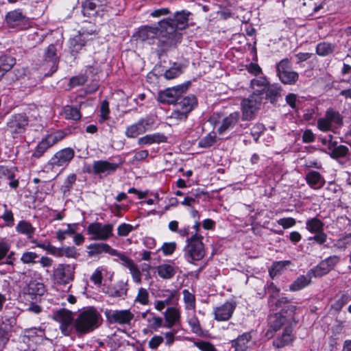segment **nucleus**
<instances>
[{
  "label": "nucleus",
  "mask_w": 351,
  "mask_h": 351,
  "mask_svg": "<svg viewBox=\"0 0 351 351\" xmlns=\"http://www.w3.org/2000/svg\"><path fill=\"white\" fill-rule=\"evenodd\" d=\"M127 291L126 284L120 282L115 287L110 289L109 294L112 297L119 298L125 295Z\"/></svg>",
  "instance_id": "37998d69"
},
{
  "label": "nucleus",
  "mask_w": 351,
  "mask_h": 351,
  "mask_svg": "<svg viewBox=\"0 0 351 351\" xmlns=\"http://www.w3.org/2000/svg\"><path fill=\"white\" fill-rule=\"evenodd\" d=\"M196 97L191 95L181 98L176 102V108L171 112L170 119L176 121L186 120L189 113L197 105Z\"/></svg>",
  "instance_id": "39448f33"
},
{
  "label": "nucleus",
  "mask_w": 351,
  "mask_h": 351,
  "mask_svg": "<svg viewBox=\"0 0 351 351\" xmlns=\"http://www.w3.org/2000/svg\"><path fill=\"white\" fill-rule=\"evenodd\" d=\"M75 267L69 264H59L53 269V276L54 280L60 285H66L74 278Z\"/></svg>",
  "instance_id": "f8f14e48"
},
{
  "label": "nucleus",
  "mask_w": 351,
  "mask_h": 351,
  "mask_svg": "<svg viewBox=\"0 0 351 351\" xmlns=\"http://www.w3.org/2000/svg\"><path fill=\"white\" fill-rule=\"evenodd\" d=\"M135 301L138 302L143 305H146L149 303V293L145 288H140Z\"/></svg>",
  "instance_id": "8fccbe9b"
},
{
  "label": "nucleus",
  "mask_w": 351,
  "mask_h": 351,
  "mask_svg": "<svg viewBox=\"0 0 351 351\" xmlns=\"http://www.w3.org/2000/svg\"><path fill=\"white\" fill-rule=\"evenodd\" d=\"M54 45H49L44 53V61L49 63L53 71L56 70L58 56Z\"/></svg>",
  "instance_id": "cd10ccee"
},
{
  "label": "nucleus",
  "mask_w": 351,
  "mask_h": 351,
  "mask_svg": "<svg viewBox=\"0 0 351 351\" xmlns=\"http://www.w3.org/2000/svg\"><path fill=\"white\" fill-rule=\"evenodd\" d=\"M154 124V119L151 116L141 119L138 122L126 128L125 135L129 138H136L152 129Z\"/></svg>",
  "instance_id": "9b49d317"
},
{
  "label": "nucleus",
  "mask_w": 351,
  "mask_h": 351,
  "mask_svg": "<svg viewBox=\"0 0 351 351\" xmlns=\"http://www.w3.org/2000/svg\"><path fill=\"white\" fill-rule=\"evenodd\" d=\"M109 0H85L82 3V14L84 16L92 17L104 12Z\"/></svg>",
  "instance_id": "ddd939ff"
},
{
  "label": "nucleus",
  "mask_w": 351,
  "mask_h": 351,
  "mask_svg": "<svg viewBox=\"0 0 351 351\" xmlns=\"http://www.w3.org/2000/svg\"><path fill=\"white\" fill-rule=\"evenodd\" d=\"M133 230L134 228L132 225L128 223H122L120 226H119L117 228V232L119 236L126 237Z\"/></svg>",
  "instance_id": "052dcab7"
},
{
  "label": "nucleus",
  "mask_w": 351,
  "mask_h": 351,
  "mask_svg": "<svg viewBox=\"0 0 351 351\" xmlns=\"http://www.w3.org/2000/svg\"><path fill=\"white\" fill-rule=\"evenodd\" d=\"M133 280L137 283H141V272L139 270L138 266L134 264L131 268L129 269Z\"/></svg>",
  "instance_id": "680f3d73"
},
{
  "label": "nucleus",
  "mask_w": 351,
  "mask_h": 351,
  "mask_svg": "<svg viewBox=\"0 0 351 351\" xmlns=\"http://www.w3.org/2000/svg\"><path fill=\"white\" fill-rule=\"evenodd\" d=\"M77 177L75 174L69 175L65 180L64 184L62 186L64 194L69 193L72 189L73 185L76 181Z\"/></svg>",
  "instance_id": "3c124183"
},
{
  "label": "nucleus",
  "mask_w": 351,
  "mask_h": 351,
  "mask_svg": "<svg viewBox=\"0 0 351 351\" xmlns=\"http://www.w3.org/2000/svg\"><path fill=\"white\" fill-rule=\"evenodd\" d=\"M133 317L134 315L128 310L116 311L108 316L111 322L119 324H128Z\"/></svg>",
  "instance_id": "393cba45"
},
{
  "label": "nucleus",
  "mask_w": 351,
  "mask_h": 351,
  "mask_svg": "<svg viewBox=\"0 0 351 351\" xmlns=\"http://www.w3.org/2000/svg\"><path fill=\"white\" fill-rule=\"evenodd\" d=\"M17 313L12 309L5 310L0 317V324L4 330H9L16 325Z\"/></svg>",
  "instance_id": "b1692460"
},
{
  "label": "nucleus",
  "mask_w": 351,
  "mask_h": 351,
  "mask_svg": "<svg viewBox=\"0 0 351 351\" xmlns=\"http://www.w3.org/2000/svg\"><path fill=\"white\" fill-rule=\"evenodd\" d=\"M278 223L286 229L295 226V219L292 217L282 218L278 220Z\"/></svg>",
  "instance_id": "0e129e2a"
},
{
  "label": "nucleus",
  "mask_w": 351,
  "mask_h": 351,
  "mask_svg": "<svg viewBox=\"0 0 351 351\" xmlns=\"http://www.w3.org/2000/svg\"><path fill=\"white\" fill-rule=\"evenodd\" d=\"M191 13L189 11L182 10L176 12L173 17L162 19L158 22L160 34L162 41L167 46H176L181 42V31L188 25L189 16Z\"/></svg>",
  "instance_id": "f257e3e1"
},
{
  "label": "nucleus",
  "mask_w": 351,
  "mask_h": 351,
  "mask_svg": "<svg viewBox=\"0 0 351 351\" xmlns=\"http://www.w3.org/2000/svg\"><path fill=\"white\" fill-rule=\"evenodd\" d=\"M290 67L291 62L289 59H283L277 64V73L289 71Z\"/></svg>",
  "instance_id": "774afa93"
},
{
  "label": "nucleus",
  "mask_w": 351,
  "mask_h": 351,
  "mask_svg": "<svg viewBox=\"0 0 351 351\" xmlns=\"http://www.w3.org/2000/svg\"><path fill=\"white\" fill-rule=\"evenodd\" d=\"M75 152L73 149L67 147L56 152L49 161L52 168L55 167L66 166L73 158Z\"/></svg>",
  "instance_id": "2eb2a0df"
},
{
  "label": "nucleus",
  "mask_w": 351,
  "mask_h": 351,
  "mask_svg": "<svg viewBox=\"0 0 351 351\" xmlns=\"http://www.w3.org/2000/svg\"><path fill=\"white\" fill-rule=\"evenodd\" d=\"M45 292V285L37 281H31L25 289L24 293L28 299L37 300L38 297L44 295Z\"/></svg>",
  "instance_id": "5701e85b"
},
{
  "label": "nucleus",
  "mask_w": 351,
  "mask_h": 351,
  "mask_svg": "<svg viewBox=\"0 0 351 351\" xmlns=\"http://www.w3.org/2000/svg\"><path fill=\"white\" fill-rule=\"evenodd\" d=\"M246 69L250 73L253 74L255 76H257L262 73L261 68L259 66L258 64L256 63H250L248 65L246 66Z\"/></svg>",
  "instance_id": "69168bd1"
},
{
  "label": "nucleus",
  "mask_w": 351,
  "mask_h": 351,
  "mask_svg": "<svg viewBox=\"0 0 351 351\" xmlns=\"http://www.w3.org/2000/svg\"><path fill=\"white\" fill-rule=\"evenodd\" d=\"M297 306L294 305H289L286 308L281 309L280 313H275L269 317V324L270 328L277 331L283 325L289 326V318L295 317Z\"/></svg>",
  "instance_id": "0eeeda50"
},
{
  "label": "nucleus",
  "mask_w": 351,
  "mask_h": 351,
  "mask_svg": "<svg viewBox=\"0 0 351 351\" xmlns=\"http://www.w3.org/2000/svg\"><path fill=\"white\" fill-rule=\"evenodd\" d=\"M138 38L142 41H147L149 44H152L154 39L158 40V45L161 47L162 51L167 50L172 46H167V44L162 42V38L160 34V26L158 27H154L152 26H144L140 28L138 32Z\"/></svg>",
  "instance_id": "9d476101"
},
{
  "label": "nucleus",
  "mask_w": 351,
  "mask_h": 351,
  "mask_svg": "<svg viewBox=\"0 0 351 351\" xmlns=\"http://www.w3.org/2000/svg\"><path fill=\"white\" fill-rule=\"evenodd\" d=\"M38 257V255L34 252H24L21 258V261L24 264H34L37 263L36 259Z\"/></svg>",
  "instance_id": "09e8293b"
},
{
  "label": "nucleus",
  "mask_w": 351,
  "mask_h": 351,
  "mask_svg": "<svg viewBox=\"0 0 351 351\" xmlns=\"http://www.w3.org/2000/svg\"><path fill=\"white\" fill-rule=\"evenodd\" d=\"M157 272L158 276L163 279L172 278L176 271L173 266L169 264H162L157 267Z\"/></svg>",
  "instance_id": "f704fd0d"
},
{
  "label": "nucleus",
  "mask_w": 351,
  "mask_h": 351,
  "mask_svg": "<svg viewBox=\"0 0 351 351\" xmlns=\"http://www.w3.org/2000/svg\"><path fill=\"white\" fill-rule=\"evenodd\" d=\"M269 83L267 79L263 75V73L256 76V77L251 80V86H259L262 88H268Z\"/></svg>",
  "instance_id": "49530a36"
},
{
  "label": "nucleus",
  "mask_w": 351,
  "mask_h": 351,
  "mask_svg": "<svg viewBox=\"0 0 351 351\" xmlns=\"http://www.w3.org/2000/svg\"><path fill=\"white\" fill-rule=\"evenodd\" d=\"M340 125L342 119L339 112L332 110H328L324 118L317 121V126L322 131L330 130L332 124Z\"/></svg>",
  "instance_id": "dca6fc26"
},
{
  "label": "nucleus",
  "mask_w": 351,
  "mask_h": 351,
  "mask_svg": "<svg viewBox=\"0 0 351 351\" xmlns=\"http://www.w3.org/2000/svg\"><path fill=\"white\" fill-rule=\"evenodd\" d=\"M109 113H110V109H109V103L108 101L105 99L104 100L100 106V118L99 119V121L100 123H102L107 120L109 118Z\"/></svg>",
  "instance_id": "de8ad7c7"
},
{
  "label": "nucleus",
  "mask_w": 351,
  "mask_h": 351,
  "mask_svg": "<svg viewBox=\"0 0 351 351\" xmlns=\"http://www.w3.org/2000/svg\"><path fill=\"white\" fill-rule=\"evenodd\" d=\"M97 37L95 28L82 27L78 33L69 40V48L72 56H75Z\"/></svg>",
  "instance_id": "20e7f679"
},
{
  "label": "nucleus",
  "mask_w": 351,
  "mask_h": 351,
  "mask_svg": "<svg viewBox=\"0 0 351 351\" xmlns=\"http://www.w3.org/2000/svg\"><path fill=\"white\" fill-rule=\"evenodd\" d=\"M290 261H278L273 263L270 269H269V276L274 278L276 276L279 275L285 268L286 266L290 264Z\"/></svg>",
  "instance_id": "a19ab883"
},
{
  "label": "nucleus",
  "mask_w": 351,
  "mask_h": 351,
  "mask_svg": "<svg viewBox=\"0 0 351 351\" xmlns=\"http://www.w3.org/2000/svg\"><path fill=\"white\" fill-rule=\"evenodd\" d=\"M183 93L182 89H163L158 93V101L165 104H176Z\"/></svg>",
  "instance_id": "a211bd4d"
},
{
  "label": "nucleus",
  "mask_w": 351,
  "mask_h": 351,
  "mask_svg": "<svg viewBox=\"0 0 351 351\" xmlns=\"http://www.w3.org/2000/svg\"><path fill=\"white\" fill-rule=\"evenodd\" d=\"M52 317L60 324V329L62 333L65 336H69L74 328L73 313L62 308L53 311Z\"/></svg>",
  "instance_id": "6e6552de"
},
{
  "label": "nucleus",
  "mask_w": 351,
  "mask_h": 351,
  "mask_svg": "<svg viewBox=\"0 0 351 351\" xmlns=\"http://www.w3.org/2000/svg\"><path fill=\"white\" fill-rule=\"evenodd\" d=\"M306 228L312 233H316L324 230V223L320 219L314 217L306 221Z\"/></svg>",
  "instance_id": "58836bf2"
},
{
  "label": "nucleus",
  "mask_w": 351,
  "mask_h": 351,
  "mask_svg": "<svg viewBox=\"0 0 351 351\" xmlns=\"http://www.w3.org/2000/svg\"><path fill=\"white\" fill-rule=\"evenodd\" d=\"M237 306L234 302H226L214 310L215 319L217 321H227L230 319Z\"/></svg>",
  "instance_id": "aec40b11"
},
{
  "label": "nucleus",
  "mask_w": 351,
  "mask_h": 351,
  "mask_svg": "<svg viewBox=\"0 0 351 351\" xmlns=\"http://www.w3.org/2000/svg\"><path fill=\"white\" fill-rule=\"evenodd\" d=\"M240 114L238 112L231 113L229 116L223 119L221 126L218 131L220 134L232 128L238 121Z\"/></svg>",
  "instance_id": "473e14b6"
},
{
  "label": "nucleus",
  "mask_w": 351,
  "mask_h": 351,
  "mask_svg": "<svg viewBox=\"0 0 351 351\" xmlns=\"http://www.w3.org/2000/svg\"><path fill=\"white\" fill-rule=\"evenodd\" d=\"M288 320L289 326L285 327L282 336L276 338L273 342L274 346L278 348L288 345L293 340L291 336L292 328L298 323V319L296 317H291Z\"/></svg>",
  "instance_id": "f3484780"
},
{
  "label": "nucleus",
  "mask_w": 351,
  "mask_h": 351,
  "mask_svg": "<svg viewBox=\"0 0 351 351\" xmlns=\"http://www.w3.org/2000/svg\"><path fill=\"white\" fill-rule=\"evenodd\" d=\"M100 315L93 308L80 313L73 323L74 328L78 334L88 333L99 326Z\"/></svg>",
  "instance_id": "7ed1b4c3"
},
{
  "label": "nucleus",
  "mask_w": 351,
  "mask_h": 351,
  "mask_svg": "<svg viewBox=\"0 0 351 351\" xmlns=\"http://www.w3.org/2000/svg\"><path fill=\"white\" fill-rule=\"evenodd\" d=\"M328 149L331 151V156L335 158L343 157L348 152V148L346 146H337L335 143H330Z\"/></svg>",
  "instance_id": "ea45409f"
},
{
  "label": "nucleus",
  "mask_w": 351,
  "mask_h": 351,
  "mask_svg": "<svg viewBox=\"0 0 351 351\" xmlns=\"http://www.w3.org/2000/svg\"><path fill=\"white\" fill-rule=\"evenodd\" d=\"M86 82V77L83 75H80L70 79L69 86L71 87L83 86Z\"/></svg>",
  "instance_id": "6e6d98bb"
},
{
  "label": "nucleus",
  "mask_w": 351,
  "mask_h": 351,
  "mask_svg": "<svg viewBox=\"0 0 351 351\" xmlns=\"http://www.w3.org/2000/svg\"><path fill=\"white\" fill-rule=\"evenodd\" d=\"M189 324L191 326V330L197 334H199L202 332L199 322L197 317L193 315L189 319Z\"/></svg>",
  "instance_id": "4d7b16f0"
},
{
  "label": "nucleus",
  "mask_w": 351,
  "mask_h": 351,
  "mask_svg": "<svg viewBox=\"0 0 351 351\" xmlns=\"http://www.w3.org/2000/svg\"><path fill=\"white\" fill-rule=\"evenodd\" d=\"M277 96L276 89H258L248 98L243 99L241 102L243 121H251L256 117L261 104L269 99L275 102Z\"/></svg>",
  "instance_id": "f03ea898"
},
{
  "label": "nucleus",
  "mask_w": 351,
  "mask_h": 351,
  "mask_svg": "<svg viewBox=\"0 0 351 351\" xmlns=\"http://www.w3.org/2000/svg\"><path fill=\"white\" fill-rule=\"evenodd\" d=\"M333 50V47L327 43H322L317 45L316 47L317 53L322 56H325L330 53Z\"/></svg>",
  "instance_id": "a18cd8bd"
},
{
  "label": "nucleus",
  "mask_w": 351,
  "mask_h": 351,
  "mask_svg": "<svg viewBox=\"0 0 351 351\" xmlns=\"http://www.w3.org/2000/svg\"><path fill=\"white\" fill-rule=\"evenodd\" d=\"M62 138V136H58L55 134L48 135L37 145L32 156L36 158H40L49 147L56 144Z\"/></svg>",
  "instance_id": "412c9836"
},
{
  "label": "nucleus",
  "mask_w": 351,
  "mask_h": 351,
  "mask_svg": "<svg viewBox=\"0 0 351 351\" xmlns=\"http://www.w3.org/2000/svg\"><path fill=\"white\" fill-rule=\"evenodd\" d=\"M23 18V14L20 10L10 12L6 15L7 23L12 26L15 25L16 23L22 21Z\"/></svg>",
  "instance_id": "79ce46f5"
},
{
  "label": "nucleus",
  "mask_w": 351,
  "mask_h": 351,
  "mask_svg": "<svg viewBox=\"0 0 351 351\" xmlns=\"http://www.w3.org/2000/svg\"><path fill=\"white\" fill-rule=\"evenodd\" d=\"M339 261V257L337 256H332L322 261L315 269H312L314 276H322L326 274Z\"/></svg>",
  "instance_id": "4be33fe9"
},
{
  "label": "nucleus",
  "mask_w": 351,
  "mask_h": 351,
  "mask_svg": "<svg viewBox=\"0 0 351 351\" xmlns=\"http://www.w3.org/2000/svg\"><path fill=\"white\" fill-rule=\"evenodd\" d=\"M167 138L165 135L156 133L153 134H147L143 136L138 140V143L140 145H150L152 143H159L165 142Z\"/></svg>",
  "instance_id": "2f4dec72"
},
{
  "label": "nucleus",
  "mask_w": 351,
  "mask_h": 351,
  "mask_svg": "<svg viewBox=\"0 0 351 351\" xmlns=\"http://www.w3.org/2000/svg\"><path fill=\"white\" fill-rule=\"evenodd\" d=\"M119 165L107 160H97L93 164V171L97 175L104 176L114 173Z\"/></svg>",
  "instance_id": "6ab92c4d"
},
{
  "label": "nucleus",
  "mask_w": 351,
  "mask_h": 351,
  "mask_svg": "<svg viewBox=\"0 0 351 351\" xmlns=\"http://www.w3.org/2000/svg\"><path fill=\"white\" fill-rule=\"evenodd\" d=\"M215 143V136L208 134L199 142V146L204 148H208Z\"/></svg>",
  "instance_id": "5fc2aeb1"
},
{
  "label": "nucleus",
  "mask_w": 351,
  "mask_h": 351,
  "mask_svg": "<svg viewBox=\"0 0 351 351\" xmlns=\"http://www.w3.org/2000/svg\"><path fill=\"white\" fill-rule=\"evenodd\" d=\"M28 123L29 118L25 114H14L10 117L7 122V131L12 134L13 138H16L25 131Z\"/></svg>",
  "instance_id": "1a4fd4ad"
},
{
  "label": "nucleus",
  "mask_w": 351,
  "mask_h": 351,
  "mask_svg": "<svg viewBox=\"0 0 351 351\" xmlns=\"http://www.w3.org/2000/svg\"><path fill=\"white\" fill-rule=\"evenodd\" d=\"M195 346L201 351H217L211 343L205 341H196Z\"/></svg>",
  "instance_id": "864d4df0"
},
{
  "label": "nucleus",
  "mask_w": 351,
  "mask_h": 351,
  "mask_svg": "<svg viewBox=\"0 0 351 351\" xmlns=\"http://www.w3.org/2000/svg\"><path fill=\"white\" fill-rule=\"evenodd\" d=\"M251 339V334L250 332H245L232 341V346L235 348L236 351H244L247 348L248 343Z\"/></svg>",
  "instance_id": "7c9ffc66"
},
{
  "label": "nucleus",
  "mask_w": 351,
  "mask_h": 351,
  "mask_svg": "<svg viewBox=\"0 0 351 351\" xmlns=\"http://www.w3.org/2000/svg\"><path fill=\"white\" fill-rule=\"evenodd\" d=\"M116 253H117V254H112V256H117L121 261V264L124 267H127L128 269L130 268H131L135 264L132 259L128 257L125 254H123L121 252H119L117 250H116Z\"/></svg>",
  "instance_id": "603ef678"
},
{
  "label": "nucleus",
  "mask_w": 351,
  "mask_h": 351,
  "mask_svg": "<svg viewBox=\"0 0 351 351\" xmlns=\"http://www.w3.org/2000/svg\"><path fill=\"white\" fill-rule=\"evenodd\" d=\"M182 293L184 295V301L186 305V308L187 309H193L195 308V298L193 294L189 292L187 289H184L182 291Z\"/></svg>",
  "instance_id": "c03bdc74"
},
{
  "label": "nucleus",
  "mask_w": 351,
  "mask_h": 351,
  "mask_svg": "<svg viewBox=\"0 0 351 351\" xmlns=\"http://www.w3.org/2000/svg\"><path fill=\"white\" fill-rule=\"evenodd\" d=\"M163 337L154 335L149 341V347L152 350H156L163 342Z\"/></svg>",
  "instance_id": "e2e57ef3"
},
{
  "label": "nucleus",
  "mask_w": 351,
  "mask_h": 351,
  "mask_svg": "<svg viewBox=\"0 0 351 351\" xmlns=\"http://www.w3.org/2000/svg\"><path fill=\"white\" fill-rule=\"evenodd\" d=\"M203 237L195 233L186 239V245L184 247V254L191 261H199L205 255L204 245L202 242Z\"/></svg>",
  "instance_id": "423d86ee"
},
{
  "label": "nucleus",
  "mask_w": 351,
  "mask_h": 351,
  "mask_svg": "<svg viewBox=\"0 0 351 351\" xmlns=\"http://www.w3.org/2000/svg\"><path fill=\"white\" fill-rule=\"evenodd\" d=\"M147 321L150 323V328L157 330L162 326V319L160 317H152V319H148Z\"/></svg>",
  "instance_id": "338daca9"
},
{
  "label": "nucleus",
  "mask_w": 351,
  "mask_h": 351,
  "mask_svg": "<svg viewBox=\"0 0 351 351\" xmlns=\"http://www.w3.org/2000/svg\"><path fill=\"white\" fill-rule=\"evenodd\" d=\"M62 115L66 119L73 121H78L81 118L79 109L71 106H66L62 111Z\"/></svg>",
  "instance_id": "c9c22d12"
},
{
  "label": "nucleus",
  "mask_w": 351,
  "mask_h": 351,
  "mask_svg": "<svg viewBox=\"0 0 351 351\" xmlns=\"http://www.w3.org/2000/svg\"><path fill=\"white\" fill-rule=\"evenodd\" d=\"M265 130V126L262 123L255 124L251 130V134L254 137L255 141H257L260 137L261 134Z\"/></svg>",
  "instance_id": "bf43d9fd"
},
{
  "label": "nucleus",
  "mask_w": 351,
  "mask_h": 351,
  "mask_svg": "<svg viewBox=\"0 0 351 351\" xmlns=\"http://www.w3.org/2000/svg\"><path fill=\"white\" fill-rule=\"evenodd\" d=\"M351 243V234H348L344 237L337 241L335 246L339 249H345Z\"/></svg>",
  "instance_id": "13d9d810"
},
{
  "label": "nucleus",
  "mask_w": 351,
  "mask_h": 351,
  "mask_svg": "<svg viewBox=\"0 0 351 351\" xmlns=\"http://www.w3.org/2000/svg\"><path fill=\"white\" fill-rule=\"evenodd\" d=\"M165 318L167 323L165 327L171 328L173 326L180 324V311L176 308L169 307L165 313Z\"/></svg>",
  "instance_id": "c85d7f7f"
},
{
  "label": "nucleus",
  "mask_w": 351,
  "mask_h": 351,
  "mask_svg": "<svg viewBox=\"0 0 351 351\" xmlns=\"http://www.w3.org/2000/svg\"><path fill=\"white\" fill-rule=\"evenodd\" d=\"M88 249L90 251L88 252L90 256L97 255L103 252L108 253L112 256V254H117L116 250L112 249L108 244L100 243H93L90 244Z\"/></svg>",
  "instance_id": "a878e982"
},
{
  "label": "nucleus",
  "mask_w": 351,
  "mask_h": 351,
  "mask_svg": "<svg viewBox=\"0 0 351 351\" xmlns=\"http://www.w3.org/2000/svg\"><path fill=\"white\" fill-rule=\"evenodd\" d=\"M307 184L314 189H321L325 184V180L315 171H311L306 175Z\"/></svg>",
  "instance_id": "bb28decb"
},
{
  "label": "nucleus",
  "mask_w": 351,
  "mask_h": 351,
  "mask_svg": "<svg viewBox=\"0 0 351 351\" xmlns=\"http://www.w3.org/2000/svg\"><path fill=\"white\" fill-rule=\"evenodd\" d=\"M281 82L285 84L291 85L298 80V74L295 71H287L278 73Z\"/></svg>",
  "instance_id": "e433bc0d"
},
{
  "label": "nucleus",
  "mask_w": 351,
  "mask_h": 351,
  "mask_svg": "<svg viewBox=\"0 0 351 351\" xmlns=\"http://www.w3.org/2000/svg\"><path fill=\"white\" fill-rule=\"evenodd\" d=\"M312 276H314V272L311 269L306 276H299L290 285V290L296 291L303 289L311 282Z\"/></svg>",
  "instance_id": "c756f323"
},
{
  "label": "nucleus",
  "mask_w": 351,
  "mask_h": 351,
  "mask_svg": "<svg viewBox=\"0 0 351 351\" xmlns=\"http://www.w3.org/2000/svg\"><path fill=\"white\" fill-rule=\"evenodd\" d=\"M16 230L21 234L27 235L30 239L35 232V228L27 221H21L16 226Z\"/></svg>",
  "instance_id": "4c0bfd02"
},
{
  "label": "nucleus",
  "mask_w": 351,
  "mask_h": 351,
  "mask_svg": "<svg viewBox=\"0 0 351 351\" xmlns=\"http://www.w3.org/2000/svg\"><path fill=\"white\" fill-rule=\"evenodd\" d=\"M15 59L11 56H2L0 57V80L15 64Z\"/></svg>",
  "instance_id": "72a5a7b5"
},
{
  "label": "nucleus",
  "mask_w": 351,
  "mask_h": 351,
  "mask_svg": "<svg viewBox=\"0 0 351 351\" xmlns=\"http://www.w3.org/2000/svg\"><path fill=\"white\" fill-rule=\"evenodd\" d=\"M87 230L93 236V240H106L112 235V225L93 223L88 226Z\"/></svg>",
  "instance_id": "4468645a"
}]
</instances>
